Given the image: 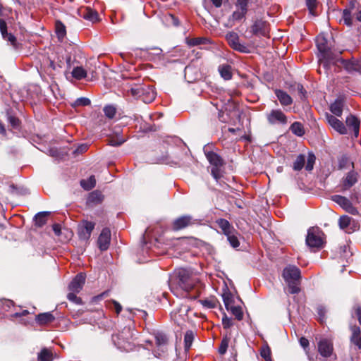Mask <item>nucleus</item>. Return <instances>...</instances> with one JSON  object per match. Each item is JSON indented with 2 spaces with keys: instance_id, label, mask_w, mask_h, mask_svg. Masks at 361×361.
I'll list each match as a JSON object with an SVG mask.
<instances>
[{
  "instance_id": "obj_1",
  "label": "nucleus",
  "mask_w": 361,
  "mask_h": 361,
  "mask_svg": "<svg viewBox=\"0 0 361 361\" xmlns=\"http://www.w3.org/2000/svg\"><path fill=\"white\" fill-rule=\"evenodd\" d=\"M199 279L195 273L180 268L176 271L175 277L170 281V288L177 297L195 298L199 294Z\"/></svg>"
},
{
  "instance_id": "obj_2",
  "label": "nucleus",
  "mask_w": 361,
  "mask_h": 361,
  "mask_svg": "<svg viewBox=\"0 0 361 361\" xmlns=\"http://www.w3.org/2000/svg\"><path fill=\"white\" fill-rule=\"evenodd\" d=\"M283 277L288 286V291L291 294L298 293L300 291V270L295 266H288L283 269Z\"/></svg>"
},
{
  "instance_id": "obj_3",
  "label": "nucleus",
  "mask_w": 361,
  "mask_h": 361,
  "mask_svg": "<svg viewBox=\"0 0 361 361\" xmlns=\"http://www.w3.org/2000/svg\"><path fill=\"white\" fill-rule=\"evenodd\" d=\"M323 232L317 227L309 228L306 237V243L310 247H321L324 243Z\"/></svg>"
},
{
  "instance_id": "obj_4",
  "label": "nucleus",
  "mask_w": 361,
  "mask_h": 361,
  "mask_svg": "<svg viewBox=\"0 0 361 361\" xmlns=\"http://www.w3.org/2000/svg\"><path fill=\"white\" fill-rule=\"evenodd\" d=\"M317 46L321 54L319 61L321 63H324V66H326L328 63H330L334 60V58L331 56V54L327 48L326 39L322 36L317 37Z\"/></svg>"
},
{
  "instance_id": "obj_5",
  "label": "nucleus",
  "mask_w": 361,
  "mask_h": 361,
  "mask_svg": "<svg viewBox=\"0 0 361 361\" xmlns=\"http://www.w3.org/2000/svg\"><path fill=\"white\" fill-rule=\"evenodd\" d=\"M226 39L230 47L234 50L242 53L248 52V48L245 45L240 43L239 37L237 33L229 32L226 34Z\"/></svg>"
},
{
  "instance_id": "obj_6",
  "label": "nucleus",
  "mask_w": 361,
  "mask_h": 361,
  "mask_svg": "<svg viewBox=\"0 0 361 361\" xmlns=\"http://www.w3.org/2000/svg\"><path fill=\"white\" fill-rule=\"evenodd\" d=\"M332 200L339 204L348 213L353 215L358 214V210L347 197L336 195L332 197Z\"/></svg>"
},
{
  "instance_id": "obj_7",
  "label": "nucleus",
  "mask_w": 361,
  "mask_h": 361,
  "mask_svg": "<svg viewBox=\"0 0 361 361\" xmlns=\"http://www.w3.org/2000/svg\"><path fill=\"white\" fill-rule=\"evenodd\" d=\"M197 220L190 215H184L176 219L172 224L174 231H179L190 226L196 223Z\"/></svg>"
},
{
  "instance_id": "obj_8",
  "label": "nucleus",
  "mask_w": 361,
  "mask_h": 361,
  "mask_svg": "<svg viewBox=\"0 0 361 361\" xmlns=\"http://www.w3.org/2000/svg\"><path fill=\"white\" fill-rule=\"evenodd\" d=\"M267 119L268 122L271 124H286L287 117L281 110L273 109L270 113L267 114Z\"/></svg>"
},
{
  "instance_id": "obj_9",
  "label": "nucleus",
  "mask_w": 361,
  "mask_h": 361,
  "mask_svg": "<svg viewBox=\"0 0 361 361\" xmlns=\"http://www.w3.org/2000/svg\"><path fill=\"white\" fill-rule=\"evenodd\" d=\"M94 223L82 221L78 227V235L80 239L87 240L90 238L92 231L94 228Z\"/></svg>"
},
{
  "instance_id": "obj_10",
  "label": "nucleus",
  "mask_w": 361,
  "mask_h": 361,
  "mask_svg": "<svg viewBox=\"0 0 361 361\" xmlns=\"http://www.w3.org/2000/svg\"><path fill=\"white\" fill-rule=\"evenodd\" d=\"M331 62H334L336 64H341L348 72L358 71L361 68L358 61L354 59L351 60H345L342 58H334V60Z\"/></svg>"
},
{
  "instance_id": "obj_11",
  "label": "nucleus",
  "mask_w": 361,
  "mask_h": 361,
  "mask_svg": "<svg viewBox=\"0 0 361 361\" xmlns=\"http://www.w3.org/2000/svg\"><path fill=\"white\" fill-rule=\"evenodd\" d=\"M338 224L340 228L348 233H353L357 228L355 221L346 215L340 217Z\"/></svg>"
},
{
  "instance_id": "obj_12",
  "label": "nucleus",
  "mask_w": 361,
  "mask_h": 361,
  "mask_svg": "<svg viewBox=\"0 0 361 361\" xmlns=\"http://www.w3.org/2000/svg\"><path fill=\"white\" fill-rule=\"evenodd\" d=\"M78 14L80 17L92 23L99 20L98 13L90 7H80L78 10Z\"/></svg>"
},
{
  "instance_id": "obj_13",
  "label": "nucleus",
  "mask_w": 361,
  "mask_h": 361,
  "mask_svg": "<svg viewBox=\"0 0 361 361\" xmlns=\"http://www.w3.org/2000/svg\"><path fill=\"white\" fill-rule=\"evenodd\" d=\"M251 30L255 35L267 37L269 35V24L264 20H257L252 25Z\"/></svg>"
},
{
  "instance_id": "obj_14",
  "label": "nucleus",
  "mask_w": 361,
  "mask_h": 361,
  "mask_svg": "<svg viewBox=\"0 0 361 361\" xmlns=\"http://www.w3.org/2000/svg\"><path fill=\"white\" fill-rule=\"evenodd\" d=\"M111 240V232L107 228H104L97 240L99 248L102 251L106 250L109 248Z\"/></svg>"
},
{
  "instance_id": "obj_15",
  "label": "nucleus",
  "mask_w": 361,
  "mask_h": 361,
  "mask_svg": "<svg viewBox=\"0 0 361 361\" xmlns=\"http://www.w3.org/2000/svg\"><path fill=\"white\" fill-rule=\"evenodd\" d=\"M85 276L82 273H80L73 279L69 284L68 288L70 291L79 293L85 283Z\"/></svg>"
},
{
  "instance_id": "obj_16",
  "label": "nucleus",
  "mask_w": 361,
  "mask_h": 361,
  "mask_svg": "<svg viewBox=\"0 0 361 361\" xmlns=\"http://www.w3.org/2000/svg\"><path fill=\"white\" fill-rule=\"evenodd\" d=\"M326 119L329 125L340 134H346L347 129L344 124L333 115L327 114Z\"/></svg>"
},
{
  "instance_id": "obj_17",
  "label": "nucleus",
  "mask_w": 361,
  "mask_h": 361,
  "mask_svg": "<svg viewBox=\"0 0 361 361\" xmlns=\"http://www.w3.org/2000/svg\"><path fill=\"white\" fill-rule=\"evenodd\" d=\"M358 174L353 170L349 171L343 178L342 187L343 190H348L357 182Z\"/></svg>"
},
{
  "instance_id": "obj_18",
  "label": "nucleus",
  "mask_w": 361,
  "mask_h": 361,
  "mask_svg": "<svg viewBox=\"0 0 361 361\" xmlns=\"http://www.w3.org/2000/svg\"><path fill=\"white\" fill-rule=\"evenodd\" d=\"M0 31L1 32L3 38L11 42V44L12 46L16 47V39L15 36H13L12 34L7 32L6 23L2 18H0Z\"/></svg>"
},
{
  "instance_id": "obj_19",
  "label": "nucleus",
  "mask_w": 361,
  "mask_h": 361,
  "mask_svg": "<svg viewBox=\"0 0 361 361\" xmlns=\"http://www.w3.org/2000/svg\"><path fill=\"white\" fill-rule=\"evenodd\" d=\"M318 350L321 355L327 357L331 355L333 346L331 343L324 339L320 341L318 343Z\"/></svg>"
},
{
  "instance_id": "obj_20",
  "label": "nucleus",
  "mask_w": 361,
  "mask_h": 361,
  "mask_svg": "<svg viewBox=\"0 0 361 361\" xmlns=\"http://www.w3.org/2000/svg\"><path fill=\"white\" fill-rule=\"evenodd\" d=\"M274 92L282 106H288L293 103V99L287 92L278 89Z\"/></svg>"
},
{
  "instance_id": "obj_21",
  "label": "nucleus",
  "mask_w": 361,
  "mask_h": 361,
  "mask_svg": "<svg viewBox=\"0 0 361 361\" xmlns=\"http://www.w3.org/2000/svg\"><path fill=\"white\" fill-rule=\"evenodd\" d=\"M144 92L142 94L141 99L143 102L147 104L153 102L156 97V92L151 86L145 85Z\"/></svg>"
},
{
  "instance_id": "obj_22",
  "label": "nucleus",
  "mask_w": 361,
  "mask_h": 361,
  "mask_svg": "<svg viewBox=\"0 0 361 361\" xmlns=\"http://www.w3.org/2000/svg\"><path fill=\"white\" fill-rule=\"evenodd\" d=\"M55 319L54 316L50 312L39 314L36 317V322L39 325H45L51 323Z\"/></svg>"
},
{
  "instance_id": "obj_23",
  "label": "nucleus",
  "mask_w": 361,
  "mask_h": 361,
  "mask_svg": "<svg viewBox=\"0 0 361 361\" xmlns=\"http://www.w3.org/2000/svg\"><path fill=\"white\" fill-rule=\"evenodd\" d=\"M343 100L337 99L330 106L331 111L336 116H341L343 112Z\"/></svg>"
},
{
  "instance_id": "obj_24",
  "label": "nucleus",
  "mask_w": 361,
  "mask_h": 361,
  "mask_svg": "<svg viewBox=\"0 0 361 361\" xmlns=\"http://www.w3.org/2000/svg\"><path fill=\"white\" fill-rule=\"evenodd\" d=\"M216 223L225 235L229 234L230 232H233L234 230V228L231 225V224L224 219H217Z\"/></svg>"
},
{
  "instance_id": "obj_25",
  "label": "nucleus",
  "mask_w": 361,
  "mask_h": 361,
  "mask_svg": "<svg viewBox=\"0 0 361 361\" xmlns=\"http://www.w3.org/2000/svg\"><path fill=\"white\" fill-rule=\"evenodd\" d=\"M54 360V353L51 349L44 348L38 353V361H52Z\"/></svg>"
},
{
  "instance_id": "obj_26",
  "label": "nucleus",
  "mask_w": 361,
  "mask_h": 361,
  "mask_svg": "<svg viewBox=\"0 0 361 361\" xmlns=\"http://www.w3.org/2000/svg\"><path fill=\"white\" fill-rule=\"evenodd\" d=\"M349 167L354 169V164L350 159L346 155L343 154L338 158V169H347Z\"/></svg>"
},
{
  "instance_id": "obj_27",
  "label": "nucleus",
  "mask_w": 361,
  "mask_h": 361,
  "mask_svg": "<svg viewBox=\"0 0 361 361\" xmlns=\"http://www.w3.org/2000/svg\"><path fill=\"white\" fill-rule=\"evenodd\" d=\"M206 157L213 166H221L223 165V160L217 154L209 152L206 154Z\"/></svg>"
},
{
  "instance_id": "obj_28",
  "label": "nucleus",
  "mask_w": 361,
  "mask_h": 361,
  "mask_svg": "<svg viewBox=\"0 0 361 361\" xmlns=\"http://www.w3.org/2000/svg\"><path fill=\"white\" fill-rule=\"evenodd\" d=\"M219 71L221 76L224 80H231L232 78L231 66L228 64H223L219 66Z\"/></svg>"
},
{
  "instance_id": "obj_29",
  "label": "nucleus",
  "mask_w": 361,
  "mask_h": 361,
  "mask_svg": "<svg viewBox=\"0 0 361 361\" xmlns=\"http://www.w3.org/2000/svg\"><path fill=\"white\" fill-rule=\"evenodd\" d=\"M49 215V212H42L37 213L35 216V225L39 227L43 226L44 224H46L47 221V216Z\"/></svg>"
},
{
  "instance_id": "obj_30",
  "label": "nucleus",
  "mask_w": 361,
  "mask_h": 361,
  "mask_svg": "<svg viewBox=\"0 0 361 361\" xmlns=\"http://www.w3.org/2000/svg\"><path fill=\"white\" fill-rule=\"evenodd\" d=\"M346 124L350 127H353L355 135L357 136L359 133L360 121L358 119L353 116H350L346 118Z\"/></svg>"
},
{
  "instance_id": "obj_31",
  "label": "nucleus",
  "mask_w": 361,
  "mask_h": 361,
  "mask_svg": "<svg viewBox=\"0 0 361 361\" xmlns=\"http://www.w3.org/2000/svg\"><path fill=\"white\" fill-rule=\"evenodd\" d=\"M72 76L77 80H82L87 76V70L82 66L75 67L72 71Z\"/></svg>"
},
{
  "instance_id": "obj_32",
  "label": "nucleus",
  "mask_w": 361,
  "mask_h": 361,
  "mask_svg": "<svg viewBox=\"0 0 361 361\" xmlns=\"http://www.w3.org/2000/svg\"><path fill=\"white\" fill-rule=\"evenodd\" d=\"M237 234V231L234 229L233 232H230L229 234L226 235L230 245L234 248H237L240 245Z\"/></svg>"
},
{
  "instance_id": "obj_33",
  "label": "nucleus",
  "mask_w": 361,
  "mask_h": 361,
  "mask_svg": "<svg viewBox=\"0 0 361 361\" xmlns=\"http://www.w3.org/2000/svg\"><path fill=\"white\" fill-rule=\"evenodd\" d=\"M291 132L297 136H302L305 134L303 126L300 122H294L290 128Z\"/></svg>"
},
{
  "instance_id": "obj_34",
  "label": "nucleus",
  "mask_w": 361,
  "mask_h": 361,
  "mask_svg": "<svg viewBox=\"0 0 361 361\" xmlns=\"http://www.w3.org/2000/svg\"><path fill=\"white\" fill-rule=\"evenodd\" d=\"M96 180L94 176H91L87 180H81L80 185L86 190H90L95 186Z\"/></svg>"
},
{
  "instance_id": "obj_35",
  "label": "nucleus",
  "mask_w": 361,
  "mask_h": 361,
  "mask_svg": "<svg viewBox=\"0 0 361 361\" xmlns=\"http://www.w3.org/2000/svg\"><path fill=\"white\" fill-rule=\"evenodd\" d=\"M155 340L157 345L159 348H164L168 343L167 336L161 332L155 334Z\"/></svg>"
},
{
  "instance_id": "obj_36",
  "label": "nucleus",
  "mask_w": 361,
  "mask_h": 361,
  "mask_svg": "<svg viewBox=\"0 0 361 361\" xmlns=\"http://www.w3.org/2000/svg\"><path fill=\"white\" fill-rule=\"evenodd\" d=\"M305 156L303 154H300L297 157L296 159L293 162V169L295 171H300L305 165Z\"/></svg>"
},
{
  "instance_id": "obj_37",
  "label": "nucleus",
  "mask_w": 361,
  "mask_h": 361,
  "mask_svg": "<svg viewBox=\"0 0 361 361\" xmlns=\"http://www.w3.org/2000/svg\"><path fill=\"white\" fill-rule=\"evenodd\" d=\"M145 85H139L135 87H133L129 90L130 94L134 97L135 98H140L142 97V94L143 93Z\"/></svg>"
},
{
  "instance_id": "obj_38",
  "label": "nucleus",
  "mask_w": 361,
  "mask_h": 361,
  "mask_svg": "<svg viewBox=\"0 0 361 361\" xmlns=\"http://www.w3.org/2000/svg\"><path fill=\"white\" fill-rule=\"evenodd\" d=\"M207 42H209V39L205 37L187 39V44L190 47L204 44H207Z\"/></svg>"
},
{
  "instance_id": "obj_39",
  "label": "nucleus",
  "mask_w": 361,
  "mask_h": 361,
  "mask_svg": "<svg viewBox=\"0 0 361 361\" xmlns=\"http://www.w3.org/2000/svg\"><path fill=\"white\" fill-rule=\"evenodd\" d=\"M55 29L58 37L63 39L66 34L65 25L61 21L57 20L55 23Z\"/></svg>"
},
{
  "instance_id": "obj_40",
  "label": "nucleus",
  "mask_w": 361,
  "mask_h": 361,
  "mask_svg": "<svg viewBox=\"0 0 361 361\" xmlns=\"http://www.w3.org/2000/svg\"><path fill=\"white\" fill-rule=\"evenodd\" d=\"M271 349L267 343H265L263 345L260 350V355L261 356L266 360V361H272L271 357Z\"/></svg>"
},
{
  "instance_id": "obj_41",
  "label": "nucleus",
  "mask_w": 361,
  "mask_h": 361,
  "mask_svg": "<svg viewBox=\"0 0 361 361\" xmlns=\"http://www.w3.org/2000/svg\"><path fill=\"white\" fill-rule=\"evenodd\" d=\"M238 320H241L243 317V313L240 307L231 306L229 310Z\"/></svg>"
},
{
  "instance_id": "obj_42",
  "label": "nucleus",
  "mask_w": 361,
  "mask_h": 361,
  "mask_svg": "<svg viewBox=\"0 0 361 361\" xmlns=\"http://www.w3.org/2000/svg\"><path fill=\"white\" fill-rule=\"evenodd\" d=\"M200 303L207 308H214L217 305V300L215 298L205 299L200 300Z\"/></svg>"
},
{
  "instance_id": "obj_43",
  "label": "nucleus",
  "mask_w": 361,
  "mask_h": 361,
  "mask_svg": "<svg viewBox=\"0 0 361 361\" xmlns=\"http://www.w3.org/2000/svg\"><path fill=\"white\" fill-rule=\"evenodd\" d=\"M194 338V335L192 331H188L186 332L184 338L185 347L186 349H189L192 345V341Z\"/></svg>"
},
{
  "instance_id": "obj_44",
  "label": "nucleus",
  "mask_w": 361,
  "mask_h": 361,
  "mask_svg": "<svg viewBox=\"0 0 361 361\" xmlns=\"http://www.w3.org/2000/svg\"><path fill=\"white\" fill-rule=\"evenodd\" d=\"M103 196L100 192H92L90 196L88 201L91 202H100L102 200Z\"/></svg>"
},
{
  "instance_id": "obj_45",
  "label": "nucleus",
  "mask_w": 361,
  "mask_h": 361,
  "mask_svg": "<svg viewBox=\"0 0 361 361\" xmlns=\"http://www.w3.org/2000/svg\"><path fill=\"white\" fill-rule=\"evenodd\" d=\"M105 116L109 118H113L116 113V109L111 105L106 106L104 108Z\"/></svg>"
},
{
  "instance_id": "obj_46",
  "label": "nucleus",
  "mask_w": 361,
  "mask_h": 361,
  "mask_svg": "<svg viewBox=\"0 0 361 361\" xmlns=\"http://www.w3.org/2000/svg\"><path fill=\"white\" fill-rule=\"evenodd\" d=\"M229 343V338L227 336H225L221 343V345L219 348V353L221 355H224L226 353Z\"/></svg>"
},
{
  "instance_id": "obj_47",
  "label": "nucleus",
  "mask_w": 361,
  "mask_h": 361,
  "mask_svg": "<svg viewBox=\"0 0 361 361\" xmlns=\"http://www.w3.org/2000/svg\"><path fill=\"white\" fill-rule=\"evenodd\" d=\"M343 19L347 25L350 26L352 25L351 11L350 9H344L343 11Z\"/></svg>"
},
{
  "instance_id": "obj_48",
  "label": "nucleus",
  "mask_w": 361,
  "mask_h": 361,
  "mask_svg": "<svg viewBox=\"0 0 361 361\" xmlns=\"http://www.w3.org/2000/svg\"><path fill=\"white\" fill-rule=\"evenodd\" d=\"M223 300L227 310H229L231 306H233V298L230 293H225L223 295Z\"/></svg>"
},
{
  "instance_id": "obj_49",
  "label": "nucleus",
  "mask_w": 361,
  "mask_h": 361,
  "mask_svg": "<svg viewBox=\"0 0 361 361\" xmlns=\"http://www.w3.org/2000/svg\"><path fill=\"white\" fill-rule=\"evenodd\" d=\"M246 13H247V10L239 8L238 10L233 12V13L232 15L233 19L235 20H240L243 18H244Z\"/></svg>"
},
{
  "instance_id": "obj_50",
  "label": "nucleus",
  "mask_w": 361,
  "mask_h": 361,
  "mask_svg": "<svg viewBox=\"0 0 361 361\" xmlns=\"http://www.w3.org/2000/svg\"><path fill=\"white\" fill-rule=\"evenodd\" d=\"M76 292L71 291L67 295L68 299L75 304L80 305L82 304V300L80 298L77 297Z\"/></svg>"
},
{
  "instance_id": "obj_51",
  "label": "nucleus",
  "mask_w": 361,
  "mask_h": 361,
  "mask_svg": "<svg viewBox=\"0 0 361 361\" xmlns=\"http://www.w3.org/2000/svg\"><path fill=\"white\" fill-rule=\"evenodd\" d=\"M351 331H352L351 341L353 343H354V342H355V340H357L361 337V336H360V327H358L357 326H354L351 327Z\"/></svg>"
},
{
  "instance_id": "obj_52",
  "label": "nucleus",
  "mask_w": 361,
  "mask_h": 361,
  "mask_svg": "<svg viewBox=\"0 0 361 361\" xmlns=\"http://www.w3.org/2000/svg\"><path fill=\"white\" fill-rule=\"evenodd\" d=\"M315 161V157L313 154H309L308 158H307V162L305 166V169L307 171H312L314 166V164Z\"/></svg>"
},
{
  "instance_id": "obj_53",
  "label": "nucleus",
  "mask_w": 361,
  "mask_h": 361,
  "mask_svg": "<svg viewBox=\"0 0 361 361\" xmlns=\"http://www.w3.org/2000/svg\"><path fill=\"white\" fill-rule=\"evenodd\" d=\"M211 173L216 181H218L221 177V172L219 166H213L211 169Z\"/></svg>"
},
{
  "instance_id": "obj_54",
  "label": "nucleus",
  "mask_w": 361,
  "mask_h": 361,
  "mask_svg": "<svg viewBox=\"0 0 361 361\" xmlns=\"http://www.w3.org/2000/svg\"><path fill=\"white\" fill-rule=\"evenodd\" d=\"M90 104V100L86 97L78 98L75 102V106H88Z\"/></svg>"
},
{
  "instance_id": "obj_55",
  "label": "nucleus",
  "mask_w": 361,
  "mask_h": 361,
  "mask_svg": "<svg viewBox=\"0 0 361 361\" xmlns=\"http://www.w3.org/2000/svg\"><path fill=\"white\" fill-rule=\"evenodd\" d=\"M125 139L118 137H112L109 140V144L111 146H120L125 142Z\"/></svg>"
},
{
  "instance_id": "obj_56",
  "label": "nucleus",
  "mask_w": 361,
  "mask_h": 361,
  "mask_svg": "<svg viewBox=\"0 0 361 361\" xmlns=\"http://www.w3.org/2000/svg\"><path fill=\"white\" fill-rule=\"evenodd\" d=\"M222 325L224 329H228L233 326L232 319L228 318L226 314H224L222 318Z\"/></svg>"
},
{
  "instance_id": "obj_57",
  "label": "nucleus",
  "mask_w": 361,
  "mask_h": 361,
  "mask_svg": "<svg viewBox=\"0 0 361 361\" xmlns=\"http://www.w3.org/2000/svg\"><path fill=\"white\" fill-rule=\"evenodd\" d=\"M306 4L310 13L314 14V9L317 7V0H306Z\"/></svg>"
},
{
  "instance_id": "obj_58",
  "label": "nucleus",
  "mask_w": 361,
  "mask_h": 361,
  "mask_svg": "<svg viewBox=\"0 0 361 361\" xmlns=\"http://www.w3.org/2000/svg\"><path fill=\"white\" fill-rule=\"evenodd\" d=\"M353 311L354 314L356 316L360 324L361 325V307L358 305H355L353 307Z\"/></svg>"
},
{
  "instance_id": "obj_59",
  "label": "nucleus",
  "mask_w": 361,
  "mask_h": 361,
  "mask_svg": "<svg viewBox=\"0 0 361 361\" xmlns=\"http://www.w3.org/2000/svg\"><path fill=\"white\" fill-rule=\"evenodd\" d=\"M297 91L298 92V94H299L301 99H303L305 98L306 91L302 85L298 84L297 85Z\"/></svg>"
},
{
  "instance_id": "obj_60",
  "label": "nucleus",
  "mask_w": 361,
  "mask_h": 361,
  "mask_svg": "<svg viewBox=\"0 0 361 361\" xmlns=\"http://www.w3.org/2000/svg\"><path fill=\"white\" fill-rule=\"evenodd\" d=\"M8 121L13 128H17L19 125V120L13 116H9Z\"/></svg>"
},
{
  "instance_id": "obj_61",
  "label": "nucleus",
  "mask_w": 361,
  "mask_h": 361,
  "mask_svg": "<svg viewBox=\"0 0 361 361\" xmlns=\"http://www.w3.org/2000/svg\"><path fill=\"white\" fill-rule=\"evenodd\" d=\"M237 5L239 8L247 10V0H238Z\"/></svg>"
},
{
  "instance_id": "obj_62",
  "label": "nucleus",
  "mask_w": 361,
  "mask_h": 361,
  "mask_svg": "<svg viewBox=\"0 0 361 361\" xmlns=\"http://www.w3.org/2000/svg\"><path fill=\"white\" fill-rule=\"evenodd\" d=\"M112 304L115 309V312H116V314H118L121 312V311L122 310L121 305L116 300H112Z\"/></svg>"
},
{
  "instance_id": "obj_63",
  "label": "nucleus",
  "mask_w": 361,
  "mask_h": 361,
  "mask_svg": "<svg viewBox=\"0 0 361 361\" xmlns=\"http://www.w3.org/2000/svg\"><path fill=\"white\" fill-rule=\"evenodd\" d=\"M317 313L320 317V320L322 322L324 314L326 313L325 308L322 306L318 307H317Z\"/></svg>"
},
{
  "instance_id": "obj_64",
  "label": "nucleus",
  "mask_w": 361,
  "mask_h": 361,
  "mask_svg": "<svg viewBox=\"0 0 361 361\" xmlns=\"http://www.w3.org/2000/svg\"><path fill=\"white\" fill-rule=\"evenodd\" d=\"M300 343L301 346L305 349L309 345V341L307 338L302 337L300 339Z\"/></svg>"
}]
</instances>
